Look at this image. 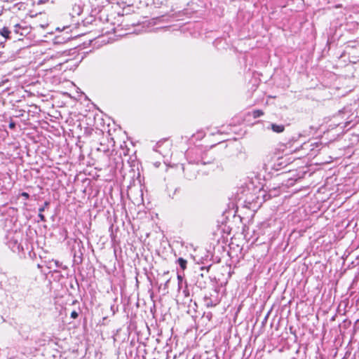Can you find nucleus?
<instances>
[{
	"label": "nucleus",
	"mask_w": 359,
	"mask_h": 359,
	"mask_svg": "<svg viewBox=\"0 0 359 359\" xmlns=\"http://www.w3.org/2000/svg\"><path fill=\"white\" fill-rule=\"evenodd\" d=\"M23 233L21 231H12L6 235V245L15 253L19 255H25V248L22 244Z\"/></svg>",
	"instance_id": "obj_1"
},
{
	"label": "nucleus",
	"mask_w": 359,
	"mask_h": 359,
	"mask_svg": "<svg viewBox=\"0 0 359 359\" xmlns=\"http://www.w3.org/2000/svg\"><path fill=\"white\" fill-rule=\"evenodd\" d=\"M203 300L206 307H214L217 306L220 302L219 290L215 288L206 292L203 296Z\"/></svg>",
	"instance_id": "obj_2"
},
{
	"label": "nucleus",
	"mask_w": 359,
	"mask_h": 359,
	"mask_svg": "<svg viewBox=\"0 0 359 359\" xmlns=\"http://www.w3.org/2000/svg\"><path fill=\"white\" fill-rule=\"evenodd\" d=\"M210 163H212V161H204L203 159L197 161L196 162L189 161L188 165L183 168L184 176L189 180L196 179L197 177L198 171L194 167V164L201 163L202 165H206Z\"/></svg>",
	"instance_id": "obj_3"
},
{
	"label": "nucleus",
	"mask_w": 359,
	"mask_h": 359,
	"mask_svg": "<svg viewBox=\"0 0 359 359\" xmlns=\"http://www.w3.org/2000/svg\"><path fill=\"white\" fill-rule=\"evenodd\" d=\"M207 276H205L203 273H197L195 276V285L200 289L205 288L207 285Z\"/></svg>",
	"instance_id": "obj_4"
},
{
	"label": "nucleus",
	"mask_w": 359,
	"mask_h": 359,
	"mask_svg": "<svg viewBox=\"0 0 359 359\" xmlns=\"http://www.w3.org/2000/svg\"><path fill=\"white\" fill-rule=\"evenodd\" d=\"M83 12V6L81 4V1L79 3H74L71 6V9L69 11V15L72 18H75L76 16H79Z\"/></svg>",
	"instance_id": "obj_5"
},
{
	"label": "nucleus",
	"mask_w": 359,
	"mask_h": 359,
	"mask_svg": "<svg viewBox=\"0 0 359 359\" xmlns=\"http://www.w3.org/2000/svg\"><path fill=\"white\" fill-rule=\"evenodd\" d=\"M322 145V143L318 142H305L302 145L303 149H310L311 151H313L315 148L317 149V151L320 150V148Z\"/></svg>",
	"instance_id": "obj_6"
},
{
	"label": "nucleus",
	"mask_w": 359,
	"mask_h": 359,
	"mask_svg": "<svg viewBox=\"0 0 359 359\" xmlns=\"http://www.w3.org/2000/svg\"><path fill=\"white\" fill-rule=\"evenodd\" d=\"M27 30L26 27H22L20 24H16L13 27V32L16 34L24 35L25 32Z\"/></svg>",
	"instance_id": "obj_7"
},
{
	"label": "nucleus",
	"mask_w": 359,
	"mask_h": 359,
	"mask_svg": "<svg viewBox=\"0 0 359 359\" xmlns=\"http://www.w3.org/2000/svg\"><path fill=\"white\" fill-rule=\"evenodd\" d=\"M212 313L210 311L204 312L201 318V320L207 325L208 323L210 322L212 319Z\"/></svg>",
	"instance_id": "obj_8"
},
{
	"label": "nucleus",
	"mask_w": 359,
	"mask_h": 359,
	"mask_svg": "<svg viewBox=\"0 0 359 359\" xmlns=\"http://www.w3.org/2000/svg\"><path fill=\"white\" fill-rule=\"evenodd\" d=\"M271 128L273 132L280 133H282L284 131L285 126L283 125H278L276 123H272L271 125Z\"/></svg>",
	"instance_id": "obj_9"
},
{
	"label": "nucleus",
	"mask_w": 359,
	"mask_h": 359,
	"mask_svg": "<svg viewBox=\"0 0 359 359\" xmlns=\"http://www.w3.org/2000/svg\"><path fill=\"white\" fill-rule=\"evenodd\" d=\"M83 245V243L81 241H76L75 240L74 242V245H73V247H72V252L74 255V257H76L77 256V252L75 250V248L77 247L79 248V249L81 248V247H82Z\"/></svg>",
	"instance_id": "obj_10"
},
{
	"label": "nucleus",
	"mask_w": 359,
	"mask_h": 359,
	"mask_svg": "<svg viewBox=\"0 0 359 359\" xmlns=\"http://www.w3.org/2000/svg\"><path fill=\"white\" fill-rule=\"evenodd\" d=\"M11 32L6 27H4L2 29H0V34L6 39H11Z\"/></svg>",
	"instance_id": "obj_11"
},
{
	"label": "nucleus",
	"mask_w": 359,
	"mask_h": 359,
	"mask_svg": "<svg viewBox=\"0 0 359 359\" xmlns=\"http://www.w3.org/2000/svg\"><path fill=\"white\" fill-rule=\"evenodd\" d=\"M177 263L180 265L182 270L186 269L187 265V261L182 257H180L177 260Z\"/></svg>",
	"instance_id": "obj_12"
},
{
	"label": "nucleus",
	"mask_w": 359,
	"mask_h": 359,
	"mask_svg": "<svg viewBox=\"0 0 359 359\" xmlns=\"http://www.w3.org/2000/svg\"><path fill=\"white\" fill-rule=\"evenodd\" d=\"M264 115V112L261 109H255L252 111V116L254 118H257L258 117L262 116Z\"/></svg>",
	"instance_id": "obj_13"
},
{
	"label": "nucleus",
	"mask_w": 359,
	"mask_h": 359,
	"mask_svg": "<svg viewBox=\"0 0 359 359\" xmlns=\"http://www.w3.org/2000/svg\"><path fill=\"white\" fill-rule=\"evenodd\" d=\"M49 205H50V202H49V201H45V202H44L43 205V206H41V207H40V208H39V212H44V211H45V210H46V208H48Z\"/></svg>",
	"instance_id": "obj_14"
},
{
	"label": "nucleus",
	"mask_w": 359,
	"mask_h": 359,
	"mask_svg": "<svg viewBox=\"0 0 359 359\" xmlns=\"http://www.w3.org/2000/svg\"><path fill=\"white\" fill-rule=\"evenodd\" d=\"M52 262H54L55 266L56 268L60 267V262L57 260H52L51 262H48V265L47 266L48 269H51L53 268Z\"/></svg>",
	"instance_id": "obj_15"
},
{
	"label": "nucleus",
	"mask_w": 359,
	"mask_h": 359,
	"mask_svg": "<svg viewBox=\"0 0 359 359\" xmlns=\"http://www.w3.org/2000/svg\"><path fill=\"white\" fill-rule=\"evenodd\" d=\"M9 281H10V283H13V290H15V289H17V288H18V285H17V284H16V283H17V281H18L17 278H15V277L11 278L9 279Z\"/></svg>",
	"instance_id": "obj_16"
},
{
	"label": "nucleus",
	"mask_w": 359,
	"mask_h": 359,
	"mask_svg": "<svg viewBox=\"0 0 359 359\" xmlns=\"http://www.w3.org/2000/svg\"><path fill=\"white\" fill-rule=\"evenodd\" d=\"M9 128L10 129H15V123L13 121L12 118L10 117V122H9Z\"/></svg>",
	"instance_id": "obj_17"
},
{
	"label": "nucleus",
	"mask_w": 359,
	"mask_h": 359,
	"mask_svg": "<svg viewBox=\"0 0 359 359\" xmlns=\"http://www.w3.org/2000/svg\"><path fill=\"white\" fill-rule=\"evenodd\" d=\"M110 309L111 311H112L113 315H114L118 310V306L115 304H112Z\"/></svg>",
	"instance_id": "obj_18"
},
{
	"label": "nucleus",
	"mask_w": 359,
	"mask_h": 359,
	"mask_svg": "<svg viewBox=\"0 0 359 359\" xmlns=\"http://www.w3.org/2000/svg\"><path fill=\"white\" fill-rule=\"evenodd\" d=\"M38 217L41 222H46V219L45 216L42 214V212H39Z\"/></svg>",
	"instance_id": "obj_19"
},
{
	"label": "nucleus",
	"mask_w": 359,
	"mask_h": 359,
	"mask_svg": "<svg viewBox=\"0 0 359 359\" xmlns=\"http://www.w3.org/2000/svg\"><path fill=\"white\" fill-rule=\"evenodd\" d=\"M20 196H22L25 200H28L29 198V194L27 192H22Z\"/></svg>",
	"instance_id": "obj_20"
},
{
	"label": "nucleus",
	"mask_w": 359,
	"mask_h": 359,
	"mask_svg": "<svg viewBox=\"0 0 359 359\" xmlns=\"http://www.w3.org/2000/svg\"><path fill=\"white\" fill-rule=\"evenodd\" d=\"M183 294L186 297H189L190 296V294H189V291L187 288V286H186V287L184 288V290H183Z\"/></svg>",
	"instance_id": "obj_21"
},
{
	"label": "nucleus",
	"mask_w": 359,
	"mask_h": 359,
	"mask_svg": "<svg viewBox=\"0 0 359 359\" xmlns=\"http://www.w3.org/2000/svg\"><path fill=\"white\" fill-rule=\"evenodd\" d=\"M23 111H24L20 110V111H17L16 114L13 115V116L15 118L21 117L23 116Z\"/></svg>",
	"instance_id": "obj_22"
},
{
	"label": "nucleus",
	"mask_w": 359,
	"mask_h": 359,
	"mask_svg": "<svg viewBox=\"0 0 359 359\" xmlns=\"http://www.w3.org/2000/svg\"><path fill=\"white\" fill-rule=\"evenodd\" d=\"M78 316H79V313L76 311H73L71 313V318H72L76 319V318H77Z\"/></svg>",
	"instance_id": "obj_23"
},
{
	"label": "nucleus",
	"mask_w": 359,
	"mask_h": 359,
	"mask_svg": "<svg viewBox=\"0 0 359 359\" xmlns=\"http://www.w3.org/2000/svg\"><path fill=\"white\" fill-rule=\"evenodd\" d=\"M212 266V264H210L207 266H201L200 268L201 271H204V270H206L207 272L209 271V269H210V267Z\"/></svg>",
	"instance_id": "obj_24"
},
{
	"label": "nucleus",
	"mask_w": 359,
	"mask_h": 359,
	"mask_svg": "<svg viewBox=\"0 0 359 359\" xmlns=\"http://www.w3.org/2000/svg\"><path fill=\"white\" fill-rule=\"evenodd\" d=\"M182 276L180 275V274H177V279H178V285H179V287H180V285L182 284Z\"/></svg>",
	"instance_id": "obj_25"
},
{
	"label": "nucleus",
	"mask_w": 359,
	"mask_h": 359,
	"mask_svg": "<svg viewBox=\"0 0 359 359\" xmlns=\"http://www.w3.org/2000/svg\"><path fill=\"white\" fill-rule=\"evenodd\" d=\"M79 257L80 258V261L81 262L82 261V255H83V253L82 252H81V250H79Z\"/></svg>",
	"instance_id": "obj_26"
},
{
	"label": "nucleus",
	"mask_w": 359,
	"mask_h": 359,
	"mask_svg": "<svg viewBox=\"0 0 359 359\" xmlns=\"http://www.w3.org/2000/svg\"><path fill=\"white\" fill-rule=\"evenodd\" d=\"M169 281H170V280L168 279V280L165 282V287H168V283H169Z\"/></svg>",
	"instance_id": "obj_27"
},
{
	"label": "nucleus",
	"mask_w": 359,
	"mask_h": 359,
	"mask_svg": "<svg viewBox=\"0 0 359 359\" xmlns=\"http://www.w3.org/2000/svg\"><path fill=\"white\" fill-rule=\"evenodd\" d=\"M193 304H194V306L195 307H197V304H196V302H194Z\"/></svg>",
	"instance_id": "obj_28"
},
{
	"label": "nucleus",
	"mask_w": 359,
	"mask_h": 359,
	"mask_svg": "<svg viewBox=\"0 0 359 359\" xmlns=\"http://www.w3.org/2000/svg\"><path fill=\"white\" fill-rule=\"evenodd\" d=\"M37 266H38V268H41V266L40 264H38Z\"/></svg>",
	"instance_id": "obj_29"
},
{
	"label": "nucleus",
	"mask_w": 359,
	"mask_h": 359,
	"mask_svg": "<svg viewBox=\"0 0 359 359\" xmlns=\"http://www.w3.org/2000/svg\"><path fill=\"white\" fill-rule=\"evenodd\" d=\"M290 359H297V358H294V357H292V358H290Z\"/></svg>",
	"instance_id": "obj_30"
}]
</instances>
